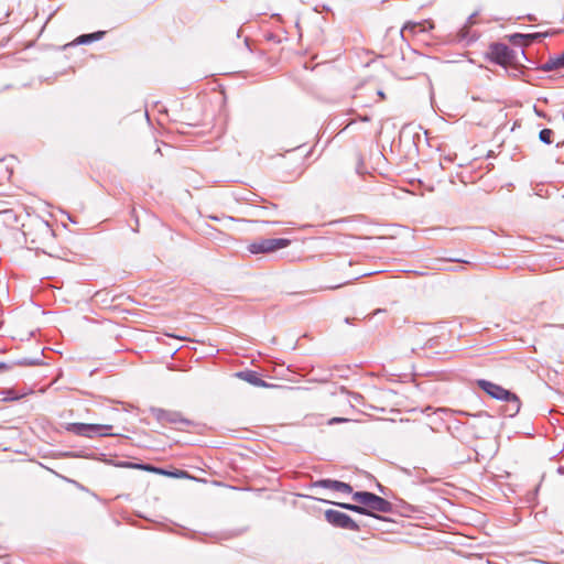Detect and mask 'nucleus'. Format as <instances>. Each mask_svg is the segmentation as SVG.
<instances>
[{"label":"nucleus","mask_w":564,"mask_h":564,"mask_svg":"<svg viewBox=\"0 0 564 564\" xmlns=\"http://www.w3.org/2000/svg\"><path fill=\"white\" fill-rule=\"evenodd\" d=\"M352 500L368 508L370 516L376 519H381L375 512L391 513L393 511L392 503L387 499L370 492V491H356L352 494Z\"/></svg>","instance_id":"obj_1"},{"label":"nucleus","mask_w":564,"mask_h":564,"mask_svg":"<svg viewBox=\"0 0 564 564\" xmlns=\"http://www.w3.org/2000/svg\"><path fill=\"white\" fill-rule=\"evenodd\" d=\"M290 243L291 240L286 238H260L248 245L247 249L252 254H264L286 248Z\"/></svg>","instance_id":"obj_2"},{"label":"nucleus","mask_w":564,"mask_h":564,"mask_svg":"<svg viewBox=\"0 0 564 564\" xmlns=\"http://www.w3.org/2000/svg\"><path fill=\"white\" fill-rule=\"evenodd\" d=\"M67 431L72 432L78 436H85V437H94L96 435H99V436L115 435L111 432L112 425H106V424L70 423L67 426Z\"/></svg>","instance_id":"obj_3"},{"label":"nucleus","mask_w":564,"mask_h":564,"mask_svg":"<svg viewBox=\"0 0 564 564\" xmlns=\"http://www.w3.org/2000/svg\"><path fill=\"white\" fill-rule=\"evenodd\" d=\"M149 411L162 425L182 424L184 426H192L194 424L191 420L184 417L178 411L164 410L155 406H151Z\"/></svg>","instance_id":"obj_4"},{"label":"nucleus","mask_w":564,"mask_h":564,"mask_svg":"<svg viewBox=\"0 0 564 564\" xmlns=\"http://www.w3.org/2000/svg\"><path fill=\"white\" fill-rule=\"evenodd\" d=\"M488 55L491 62L501 66L512 64L516 59V52L505 43L490 44Z\"/></svg>","instance_id":"obj_5"},{"label":"nucleus","mask_w":564,"mask_h":564,"mask_svg":"<svg viewBox=\"0 0 564 564\" xmlns=\"http://www.w3.org/2000/svg\"><path fill=\"white\" fill-rule=\"evenodd\" d=\"M325 519L329 524H332L335 528H340L355 532H358L360 530L358 523L347 513H344L341 511L328 509L325 511Z\"/></svg>","instance_id":"obj_6"},{"label":"nucleus","mask_w":564,"mask_h":564,"mask_svg":"<svg viewBox=\"0 0 564 564\" xmlns=\"http://www.w3.org/2000/svg\"><path fill=\"white\" fill-rule=\"evenodd\" d=\"M477 386L482 391H485L488 395H490L491 398H494L496 400L503 401L508 397H512L511 391H509V390L505 389L503 387L496 384L491 381L485 380V379L477 380Z\"/></svg>","instance_id":"obj_7"},{"label":"nucleus","mask_w":564,"mask_h":564,"mask_svg":"<svg viewBox=\"0 0 564 564\" xmlns=\"http://www.w3.org/2000/svg\"><path fill=\"white\" fill-rule=\"evenodd\" d=\"M314 486L326 488V489H332V490H336V491H340V492H344V494H351L352 492V487L349 484L340 481V480L319 479V480H317L314 484Z\"/></svg>","instance_id":"obj_8"},{"label":"nucleus","mask_w":564,"mask_h":564,"mask_svg":"<svg viewBox=\"0 0 564 564\" xmlns=\"http://www.w3.org/2000/svg\"><path fill=\"white\" fill-rule=\"evenodd\" d=\"M511 395L512 397H508L503 400L507 404L502 410V414L508 417H513L517 415L521 408V401L519 397L513 392H511Z\"/></svg>","instance_id":"obj_9"},{"label":"nucleus","mask_w":564,"mask_h":564,"mask_svg":"<svg viewBox=\"0 0 564 564\" xmlns=\"http://www.w3.org/2000/svg\"><path fill=\"white\" fill-rule=\"evenodd\" d=\"M237 376L239 378H241L242 380L251 383L252 386H256V387H265L267 386L265 381L259 377V373L257 371L245 370V371L238 372Z\"/></svg>","instance_id":"obj_10"},{"label":"nucleus","mask_w":564,"mask_h":564,"mask_svg":"<svg viewBox=\"0 0 564 564\" xmlns=\"http://www.w3.org/2000/svg\"><path fill=\"white\" fill-rule=\"evenodd\" d=\"M561 68H564V51L561 55L549 58L547 62L540 66V69L546 73Z\"/></svg>","instance_id":"obj_11"},{"label":"nucleus","mask_w":564,"mask_h":564,"mask_svg":"<svg viewBox=\"0 0 564 564\" xmlns=\"http://www.w3.org/2000/svg\"><path fill=\"white\" fill-rule=\"evenodd\" d=\"M28 392L18 393L11 388H3L0 389V401L10 402V401H18L25 397Z\"/></svg>","instance_id":"obj_12"},{"label":"nucleus","mask_w":564,"mask_h":564,"mask_svg":"<svg viewBox=\"0 0 564 564\" xmlns=\"http://www.w3.org/2000/svg\"><path fill=\"white\" fill-rule=\"evenodd\" d=\"M333 503L341 509H345V510H349V511H352V512H356L359 514H364V516H370V510L368 508H364V506L360 503L359 505L346 503V502H333Z\"/></svg>","instance_id":"obj_13"},{"label":"nucleus","mask_w":564,"mask_h":564,"mask_svg":"<svg viewBox=\"0 0 564 564\" xmlns=\"http://www.w3.org/2000/svg\"><path fill=\"white\" fill-rule=\"evenodd\" d=\"M106 34L105 31H97L93 33L82 34L76 39L77 44H89L95 41L101 40Z\"/></svg>","instance_id":"obj_14"},{"label":"nucleus","mask_w":564,"mask_h":564,"mask_svg":"<svg viewBox=\"0 0 564 564\" xmlns=\"http://www.w3.org/2000/svg\"><path fill=\"white\" fill-rule=\"evenodd\" d=\"M10 365H13V367L15 366H20V367H30V366H37V365H41V360L39 358H21V359H18L13 362H11Z\"/></svg>","instance_id":"obj_15"},{"label":"nucleus","mask_w":564,"mask_h":564,"mask_svg":"<svg viewBox=\"0 0 564 564\" xmlns=\"http://www.w3.org/2000/svg\"><path fill=\"white\" fill-rule=\"evenodd\" d=\"M425 22L422 23V22H406L403 26V29L401 30V34H403V32L405 30H410L412 31L413 33H416V32H424L425 31Z\"/></svg>","instance_id":"obj_16"},{"label":"nucleus","mask_w":564,"mask_h":564,"mask_svg":"<svg viewBox=\"0 0 564 564\" xmlns=\"http://www.w3.org/2000/svg\"><path fill=\"white\" fill-rule=\"evenodd\" d=\"M524 35L527 36V45H530L534 42L541 41L542 39L546 37L549 35V32L528 33Z\"/></svg>","instance_id":"obj_17"},{"label":"nucleus","mask_w":564,"mask_h":564,"mask_svg":"<svg viewBox=\"0 0 564 564\" xmlns=\"http://www.w3.org/2000/svg\"><path fill=\"white\" fill-rule=\"evenodd\" d=\"M553 130L544 128L540 131L539 139L545 144H551L553 142Z\"/></svg>","instance_id":"obj_18"},{"label":"nucleus","mask_w":564,"mask_h":564,"mask_svg":"<svg viewBox=\"0 0 564 564\" xmlns=\"http://www.w3.org/2000/svg\"><path fill=\"white\" fill-rule=\"evenodd\" d=\"M525 39L527 36L523 33H514L509 36L511 44L518 46H527Z\"/></svg>","instance_id":"obj_19"},{"label":"nucleus","mask_w":564,"mask_h":564,"mask_svg":"<svg viewBox=\"0 0 564 564\" xmlns=\"http://www.w3.org/2000/svg\"><path fill=\"white\" fill-rule=\"evenodd\" d=\"M135 466L141 468V469H144V470H152V471H155V473H159V474H166L163 469H160V468H156V467H153V466H150V465L138 464Z\"/></svg>","instance_id":"obj_20"},{"label":"nucleus","mask_w":564,"mask_h":564,"mask_svg":"<svg viewBox=\"0 0 564 564\" xmlns=\"http://www.w3.org/2000/svg\"><path fill=\"white\" fill-rule=\"evenodd\" d=\"M341 391L348 393L351 398V401L354 402H360V400L362 399V395L360 393L349 392L344 387L341 388Z\"/></svg>","instance_id":"obj_21"},{"label":"nucleus","mask_w":564,"mask_h":564,"mask_svg":"<svg viewBox=\"0 0 564 564\" xmlns=\"http://www.w3.org/2000/svg\"><path fill=\"white\" fill-rule=\"evenodd\" d=\"M13 369V365L7 362H0V372L9 371Z\"/></svg>","instance_id":"obj_22"},{"label":"nucleus","mask_w":564,"mask_h":564,"mask_svg":"<svg viewBox=\"0 0 564 564\" xmlns=\"http://www.w3.org/2000/svg\"><path fill=\"white\" fill-rule=\"evenodd\" d=\"M378 489H379V491H380L381 494H383V495H388V494H387V489H386L383 486H381L380 484L378 485Z\"/></svg>","instance_id":"obj_23"},{"label":"nucleus","mask_w":564,"mask_h":564,"mask_svg":"<svg viewBox=\"0 0 564 564\" xmlns=\"http://www.w3.org/2000/svg\"><path fill=\"white\" fill-rule=\"evenodd\" d=\"M527 19H528L529 21H536V17H535V15H533V14H528V15H527Z\"/></svg>","instance_id":"obj_24"},{"label":"nucleus","mask_w":564,"mask_h":564,"mask_svg":"<svg viewBox=\"0 0 564 564\" xmlns=\"http://www.w3.org/2000/svg\"><path fill=\"white\" fill-rule=\"evenodd\" d=\"M378 96L381 98V99H384L386 98V95L382 90H378Z\"/></svg>","instance_id":"obj_25"},{"label":"nucleus","mask_w":564,"mask_h":564,"mask_svg":"<svg viewBox=\"0 0 564 564\" xmlns=\"http://www.w3.org/2000/svg\"><path fill=\"white\" fill-rule=\"evenodd\" d=\"M482 415H485V416H489V415L487 414V412H479L478 414H476V416H482Z\"/></svg>","instance_id":"obj_26"},{"label":"nucleus","mask_w":564,"mask_h":564,"mask_svg":"<svg viewBox=\"0 0 564 564\" xmlns=\"http://www.w3.org/2000/svg\"><path fill=\"white\" fill-rule=\"evenodd\" d=\"M67 218L69 219V221H72V223L76 224V220H75V219H73V218L70 217V215H69V214H67Z\"/></svg>","instance_id":"obj_27"},{"label":"nucleus","mask_w":564,"mask_h":564,"mask_svg":"<svg viewBox=\"0 0 564 564\" xmlns=\"http://www.w3.org/2000/svg\"><path fill=\"white\" fill-rule=\"evenodd\" d=\"M44 228H45L46 231H50V228H48L47 224L44 225Z\"/></svg>","instance_id":"obj_28"},{"label":"nucleus","mask_w":564,"mask_h":564,"mask_svg":"<svg viewBox=\"0 0 564 564\" xmlns=\"http://www.w3.org/2000/svg\"><path fill=\"white\" fill-rule=\"evenodd\" d=\"M345 283H341L344 285ZM336 288H340V284H337ZM332 289H335V286H332Z\"/></svg>","instance_id":"obj_29"},{"label":"nucleus","mask_w":564,"mask_h":564,"mask_svg":"<svg viewBox=\"0 0 564 564\" xmlns=\"http://www.w3.org/2000/svg\"><path fill=\"white\" fill-rule=\"evenodd\" d=\"M333 421L338 422V421H343V420H341V419H338V417H335Z\"/></svg>","instance_id":"obj_30"},{"label":"nucleus","mask_w":564,"mask_h":564,"mask_svg":"<svg viewBox=\"0 0 564 564\" xmlns=\"http://www.w3.org/2000/svg\"><path fill=\"white\" fill-rule=\"evenodd\" d=\"M364 121H369L368 117L362 118Z\"/></svg>","instance_id":"obj_31"},{"label":"nucleus","mask_w":564,"mask_h":564,"mask_svg":"<svg viewBox=\"0 0 564 564\" xmlns=\"http://www.w3.org/2000/svg\"><path fill=\"white\" fill-rule=\"evenodd\" d=\"M451 261L458 262L459 260L458 259H451Z\"/></svg>","instance_id":"obj_32"}]
</instances>
